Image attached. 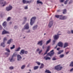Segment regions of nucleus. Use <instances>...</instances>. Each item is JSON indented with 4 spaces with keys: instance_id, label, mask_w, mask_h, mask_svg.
Masks as SVG:
<instances>
[{
    "instance_id": "nucleus-1",
    "label": "nucleus",
    "mask_w": 73,
    "mask_h": 73,
    "mask_svg": "<svg viewBox=\"0 0 73 73\" xmlns=\"http://www.w3.org/2000/svg\"><path fill=\"white\" fill-rule=\"evenodd\" d=\"M54 51V50H52L50 52L48 53L47 54V55L45 56H44V60H50V58L48 56H50V57H51L52 56H53V55L54 54V52H53Z\"/></svg>"
},
{
    "instance_id": "nucleus-2",
    "label": "nucleus",
    "mask_w": 73,
    "mask_h": 73,
    "mask_svg": "<svg viewBox=\"0 0 73 73\" xmlns=\"http://www.w3.org/2000/svg\"><path fill=\"white\" fill-rule=\"evenodd\" d=\"M36 17H33L31 19L30 22L31 25H32L35 23V20H36Z\"/></svg>"
},
{
    "instance_id": "nucleus-3",
    "label": "nucleus",
    "mask_w": 73,
    "mask_h": 73,
    "mask_svg": "<svg viewBox=\"0 0 73 73\" xmlns=\"http://www.w3.org/2000/svg\"><path fill=\"white\" fill-rule=\"evenodd\" d=\"M0 3L1 4H3L2 7H4L6 5L8 4V3L6 2L5 1H4V0H0Z\"/></svg>"
},
{
    "instance_id": "nucleus-4",
    "label": "nucleus",
    "mask_w": 73,
    "mask_h": 73,
    "mask_svg": "<svg viewBox=\"0 0 73 73\" xmlns=\"http://www.w3.org/2000/svg\"><path fill=\"white\" fill-rule=\"evenodd\" d=\"M62 68V67H60V65H59L57 66H56L55 67V69L57 70H61Z\"/></svg>"
},
{
    "instance_id": "nucleus-5",
    "label": "nucleus",
    "mask_w": 73,
    "mask_h": 73,
    "mask_svg": "<svg viewBox=\"0 0 73 73\" xmlns=\"http://www.w3.org/2000/svg\"><path fill=\"white\" fill-rule=\"evenodd\" d=\"M59 33H60V32H58V33L57 34V35H55V36H54L53 37L55 40H57V39L58 38L59 35H61L60 34H59Z\"/></svg>"
},
{
    "instance_id": "nucleus-6",
    "label": "nucleus",
    "mask_w": 73,
    "mask_h": 73,
    "mask_svg": "<svg viewBox=\"0 0 73 73\" xmlns=\"http://www.w3.org/2000/svg\"><path fill=\"white\" fill-rule=\"evenodd\" d=\"M12 8H13L12 6L11 5H9V6L7 7L6 9V10H7V11H11Z\"/></svg>"
},
{
    "instance_id": "nucleus-7",
    "label": "nucleus",
    "mask_w": 73,
    "mask_h": 73,
    "mask_svg": "<svg viewBox=\"0 0 73 73\" xmlns=\"http://www.w3.org/2000/svg\"><path fill=\"white\" fill-rule=\"evenodd\" d=\"M67 18V17L66 16H64L63 17V15H61V16L60 17V20H65Z\"/></svg>"
},
{
    "instance_id": "nucleus-8",
    "label": "nucleus",
    "mask_w": 73,
    "mask_h": 73,
    "mask_svg": "<svg viewBox=\"0 0 73 73\" xmlns=\"http://www.w3.org/2000/svg\"><path fill=\"white\" fill-rule=\"evenodd\" d=\"M17 60L19 61H21L22 59V57H21V56L20 55H17Z\"/></svg>"
},
{
    "instance_id": "nucleus-9",
    "label": "nucleus",
    "mask_w": 73,
    "mask_h": 73,
    "mask_svg": "<svg viewBox=\"0 0 73 73\" xmlns=\"http://www.w3.org/2000/svg\"><path fill=\"white\" fill-rule=\"evenodd\" d=\"M29 29V25L28 23H27L24 27V29Z\"/></svg>"
},
{
    "instance_id": "nucleus-10",
    "label": "nucleus",
    "mask_w": 73,
    "mask_h": 73,
    "mask_svg": "<svg viewBox=\"0 0 73 73\" xmlns=\"http://www.w3.org/2000/svg\"><path fill=\"white\" fill-rule=\"evenodd\" d=\"M50 46H48L47 47V50L46 51L45 53L44 54V55H45L46 54H47V52H48L49 50V49H50Z\"/></svg>"
},
{
    "instance_id": "nucleus-11",
    "label": "nucleus",
    "mask_w": 73,
    "mask_h": 73,
    "mask_svg": "<svg viewBox=\"0 0 73 73\" xmlns=\"http://www.w3.org/2000/svg\"><path fill=\"white\" fill-rule=\"evenodd\" d=\"M58 46H60V47H62V46H63V43L61 42H60L58 43Z\"/></svg>"
},
{
    "instance_id": "nucleus-12",
    "label": "nucleus",
    "mask_w": 73,
    "mask_h": 73,
    "mask_svg": "<svg viewBox=\"0 0 73 73\" xmlns=\"http://www.w3.org/2000/svg\"><path fill=\"white\" fill-rule=\"evenodd\" d=\"M53 24V21H51L49 23V24L48 25V26L50 28L52 26V25Z\"/></svg>"
},
{
    "instance_id": "nucleus-13",
    "label": "nucleus",
    "mask_w": 73,
    "mask_h": 73,
    "mask_svg": "<svg viewBox=\"0 0 73 73\" xmlns=\"http://www.w3.org/2000/svg\"><path fill=\"white\" fill-rule=\"evenodd\" d=\"M23 2L24 4H27L29 3V1H26L25 0H23Z\"/></svg>"
},
{
    "instance_id": "nucleus-14",
    "label": "nucleus",
    "mask_w": 73,
    "mask_h": 73,
    "mask_svg": "<svg viewBox=\"0 0 73 73\" xmlns=\"http://www.w3.org/2000/svg\"><path fill=\"white\" fill-rule=\"evenodd\" d=\"M42 40L38 42L37 43V44L39 45H40V46H41V45H42Z\"/></svg>"
},
{
    "instance_id": "nucleus-15",
    "label": "nucleus",
    "mask_w": 73,
    "mask_h": 73,
    "mask_svg": "<svg viewBox=\"0 0 73 73\" xmlns=\"http://www.w3.org/2000/svg\"><path fill=\"white\" fill-rule=\"evenodd\" d=\"M13 41V39H11L7 42V44H11V42H12Z\"/></svg>"
},
{
    "instance_id": "nucleus-16",
    "label": "nucleus",
    "mask_w": 73,
    "mask_h": 73,
    "mask_svg": "<svg viewBox=\"0 0 73 73\" xmlns=\"http://www.w3.org/2000/svg\"><path fill=\"white\" fill-rule=\"evenodd\" d=\"M25 52V50H21L20 53V54H24Z\"/></svg>"
},
{
    "instance_id": "nucleus-17",
    "label": "nucleus",
    "mask_w": 73,
    "mask_h": 73,
    "mask_svg": "<svg viewBox=\"0 0 73 73\" xmlns=\"http://www.w3.org/2000/svg\"><path fill=\"white\" fill-rule=\"evenodd\" d=\"M68 46V43H65L64 47V48H66V47H67Z\"/></svg>"
},
{
    "instance_id": "nucleus-18",
    "label": "nucleus",
    "mask_w": 73,
    "mask_h": 73,
    "mask_svg": "<svg viewBox=\"0 0 73 73\" xmlns=\"http://www.w3.org/2000/svg\"><path fill=\"white\" fill-rule=\"evenodd\" d=\"M2 25L3 27H7V23H6V22H4Z\"/></svg>"
},
{
    "instance_id": "nucleus-19",
    "label": "nucleus",
    "mask_w": 73,
    "mask_h": 73,
    "mask_svg": "<svg viewBox=\"0 0 73 73\" xmlns=\"http://www.w3.org/2000/svg\"><path fill=\"white\" fill-rule=\"evenodd\" d=\"M7 33H8V32H7L5 31H3L2 32L3 35H4V34H7Z\"/></svg>"
},
{
    "instance_id": "nucleus-20",
    "label": "nucleus",
    "mask_w": 73,
    "mask_h": 73,
    "mask_svg": "<svg viewBox=\"0 0 73 73\" xmlns=\"http://www.w3.org/2000/svg\"><path fill=\"white\" fill-rule=\"evenodd\" d=\"M55 16L56 17V18H59V19H60V16H61V15L60 16V15H55Z\"/></svg>"
},
{
    "instance_id": "nucleus-21",
    "label": "nucleus",
    "mask_w": 73,
    "mask_h": 73,
    "mask_svg": "<svg viewBox=\"0 0 73 73\" xmlns=\"http://www.w3.org/2000/svg\"><path fill=\"white\" fill-rule=\"evenodd\" d=\"M1 46H2L3 47V48H4V47H5V44H4V42L2 43H1Z\"/></svg>"
},
{
    "instance_id": "nucleus-22",
    "label": "nucleus",
    "mask_w": 73,
    "mask_h": 73,
    "mask_svg": "<svg viewBox=\"0 0 73 73\" xmlns=\"http://www.w3.org/2000/svg\"><path fill=\"white\" fill-rule=\"evenodd\" d=\"M38 68V66H35L34 67V70H36V69H37Z\"/></svg>"
},
{
    "instance_id": "nucleus-23",
    "label": "nucleus",
    "mask_w": 73,
    "mask_h": 73,
    "mask_svg": "<svg viewBox=\"0 0 73 73\" xmlns=\"http://www.w3.org/2000/svg\"><path fill=\"white\" fill-rule=\"evenodd\" d=\"M37 25L34 26L33 28V30H35L36 29H37Z\"/></svg>"
},
{
    "instance_id": "nucleus-24",
    "label": "nucleus",
    "mask_w": 73,
    "mask_h": 73,
    "mask_svg": "<svg viewBox=\"0 0 73 73\" xmlns=\"http://www.w3.org/2000/svg\"><path fill=\"white\" fill-rule=\"evenodd\" d=\"M50 41H51V39H50L49 40L47 41L46 43V45H47V44H49V42H50Z\"/></svg>"
},
{
    "instance_id": "nucleus-25",
    "label": "nucleus",
    "mask_w": 73,
    "mask_h": 73,
    "mask_svg": "<svg viewBox=\"0 0 73 73\" xmlns=\"http://www.w3.org/2000/svg\"><path fill=\"white\" fill-rule=\"evenodd\" d=\"M64 52V51L63 50H60L59 51V52L58 53V54H61V53H62V52Z\"/></svg>"
},
{
    "instance_id": "nucleus-26",
    "label": "nucleus",
    "mask_w": 73,
    "mask_h": 73,
    "mask_svg": "<svg viewBox=\"0 0 73 73\" xmlns=\"http://www.w3.org/2000/svg\"><path fill=\"white\" fill-rule=\"evenodd\" d=\"M37 4H42L41 1H40L38 0L37 1Z\"/></svg>"
},
{
    "instance_id": "nucleus-27",
    "label": "nucleus",
    "mask_w": 73,
    "mask_h": 73,
    "mask_svg": "<svg viewBox=\"0 0 73 73\" xmlns=\"http://www.w3.org/2000/svg\"><path fill=\"white\" fill-rule=\"evenodd\" d=\"M44 67V64H42L41 66L40 67V69H41Z\"/></svg>"
},
{
    "instance_id": "nucleus-28",
    "label": "nucleus",
    "mask_w": 73,
    "mask_h": 73,
    "mask_svg": "<svg viewBox=\"0 0 73 73\" xmlns=\"http://www.w3.org/2000/svg\"><path fill=\"white\" fill-rule=\"evenodd\" d=\"M66 13V9H65L64 10L63 12V14H65Z\"/></svg>"
},
{
    "instance_id": "nucleus-29",
    "label": "nucleus",
    "mask_w": 73,
    "mask_h": 73,
    "mask_svg": "<svg viewBox=\"0 0 73 73\" xmlns=\"http://www.w3.org/2000/svg\"><path fill=\"white\" fill-rule=\"evenodd\" d=\"M45 72L46 73H51V72H50L49 71V70H46V71H45Z\"/></svg>"
},
{
    "instance_id": "nucleus-30",
    "label": "nucleus",
    "mask_w": 73,
    "mask_h": 73,
    "mask_svg": "<svg viewBox=\"0 0 73 73\" xmlns=\"http://www.w3.org/2000/svg\"><path fill=\"white\" fill-rule=\"evenodd\" d=\"M15 48V46L14 45H13V46L10 48L11 49H13Z\"/></svg>"
},
{
    "instance_id": "nucleus-31",
    "label": "nucleus",
    "mask_w": 73,
    "mask_h": 73,
    "mask_svg": "<svg viewBox=\"0 0 73 73\" xmlns=\"http://www.w3.org/2000/svg\"><path fill=\"white\" fill-rule=\"evenodd\" d=\"M21 49V48L20 47H19L18 48H17V49L15 51H19Z\"/></svg>"
},
{
    "instance_id": "nucleus-32",
    "label": "nucleus",
    "mask_w": 73,
    "mask_h": 73,
    "mask_svg": "<svg viewBox=\"0 0 73 73\" xmlns=\"http://www.w3.org/2000/svg\"><path fill=\"white\" fill-rule=\"evenodd\" d=\"M7 38L6 37H5L3 38V42H5V41H7Z\"/></svg>"
},
{
    "instance_id": "nucleus-33",
    "label": "nucleus",
    "mask_w": 73,
    "mask_h": 73,
    "mask_svg": "<svg viewBox=\"0 0 73 73\" xmlns=\"http://www.w3.org/2000/svg\"><path fill=\"white\" fill-rule=\"evenodd\" d=\"M64 54H62L60 56V58H62V57H64Z\"/></svg>"
},
{
    "instance_id": "nucleus-34",
    "label": "nucleus",
    "mask_w": 73,
    "mask_h": 73,
    "mask_svg": "<svg viewBox=\"0 0 73 73\" xmlns=\"http://www.w3.org/2000/svg\"><path fill=\"white\" fill-rule=\"evenodd\" d=\"M25 65H24L22 66L21 68V69H24V68H25Z\"/></svg>"
},
{
    "instance_id": "nucleus-35",
    "label": "nucleus",
    "mask_w": 73,
    "mask_h": 73,
    "mask_svg": "<svg viewBox=\"0 0 73 73\" xmlns=\"http://www.w3.org/2000/svg\"><path fill=\"white\" fill-rule=\"evenodd\" d=\"M72 3H73V1L72 0H71L69 2L68 4H72Z\"/></svg>"
},
{
    "instance_id": "nucleus-36",
    "label": "nucleus",
    "mask_w": 73,
    "mask_h": 73,
    "mask_svg": "<svg viewBox=\"0 0 73 73\" xmlns=\"http://www.w3.org/2000/svg\"><path fill=\"white\" fill-rule=\"evenodd\" d=\"M11 17H9L7 19V21H9V20H11Z\"/></svg>"
},
{
    "instance_id": "nucleus-37",
    "label": "nucleus",
    "mask_w": 73,
    "mask_h": 73,
    "mask_svg": "<svg viewBox=\"0 0 73 73\" xmlns=\"http://www.w3.org/2000/svg\"><path fill=\"white\" fill-rule=\"evenodd\" d=\"M17 54H16V53H14V54H13V57H16V56Z\"/></svg>"
},
{
    "instance_id": "nucleus-38",
    "label": "nucleus",
    "mask_w": 73,
    "mask_h": 73,
    "mask_svg": "<svg viewBox=\"0 0 73 73\" xmlns=\"http://www.w3.org/2000/svg\"><path fill=\"white\" fill-rule=\"evenodd\" d=\"M69 1V0H66V1L64 2L65 4H67V3H68V1Z\"/></svg>"
},
{
    "instance_id": "nucleus-39",
    "label": "nucleus",
    "mask_w": 73,
    "mask_h": 73,
    "mask_svg": "<svg viewBox=\"0 0 73 73\" xmlns=\"http://www.w3.org/2000/svg\"><path fill=\"white\" fill-rule=\"evenodd\" d=\"M6 51H7L8 52H10V50L8 48H6Z\"/></svg>"
},
{
    "instance_id": "nucleus-40",
    "label": "nucleus",
    "mask_w": 73,
    "mask_h": 73,
    "mask_svg": "<svg viewBox=\"0 0 73 73\" xmlns=\"http://www.w3.org/2000/svg\"><path fill=\"white\" fill-rule=\"evenodd\" d=\"M70 66H73V62H71L70 64Z\"/></svg>"
},
{
    "instance_id": "nucleus-41",
    "label": "nucleus",
    "mask_w": 73,
    "mask_h": 73,
    "mask_svg": "<svg viewBox=\"0 0 73 73\" xmlns=\"http://www.w3.org/2000/svg\"><path fill=\"white\" fill-rule=\"evenodd\" d=\"M36 63H37V64L38 65H40V62H36Z\"/></svg>"
},
{
    "instance_id": "nucleus-42",
    "label": "nucleus",
    "mask_w": 73,
    "mask_h": 73,
    "mask_svg": "<svg viewBox=\"0 0 73 73\" xmlns=\"http://www.w3.org/2000/svg\"><path fill=\"white\" fill-rule=\"evenodd\" d=\"M42 52V50H41L40 51L38 52V54H41V52Z\"/></svg>"
},
{
    "instance_id": "nucleus-43",
    "label": "nucleus",
    "mask_w": 73,
    "mask_h": 73,
    "mask_svg": "<svg viewBox=\"0 0 73 73\" xmlns=\"http://www.w3.org/2000/svg\"><path fill=\"white\" fill-rule=\"evenodd\" d=\"M5 54L7 56H9V53L8 52H6L5 53Z\"/></svg>"
},
{
    "instance_id": "nucleus-44",
    "label": "nucleus",
    "mask_w": 73,
    "mask_h": 73,
    "mask_svg": "<svg viewBox=\"0 0 73 73\" xmlns=\"http://www.w3.org/2000/svg\"><path fill=\"white\" fill-rule=\"evenodd\" d=\"M55 42H56V40H53V44H55Z\"/></svg>"
},
{
    "instance_id": "nucleus-45",
    "label": "nucleus",
    "mask_w": 73,
    "mask_h": 73,
    "mask_svg": "<svg viewBox=\"0 0 73 73\" xmlns=\"http://www.w3.org/2000/svg\"><path fill=\"white\" fill-rule=\"evenodd\" d=\"M52 60H57V59H56V58L54 57L52 59Z\"/></svg>"
},
{
    "instance_id": "nucleus-46",
    "label": "nucleus",
    "mask_w": 73,
    "mask_h": 73,
    "mask_svg": "<svg viewBox=\"0 0 73 73\" xmlns=\"http://www.w3.org/2000/svg\"><path fill=\"white\" fill-rule=\"evenodd\" d=\"M9 69H13V67L12 66L10 67L9 68Z\"/></svg>"
},
{
    "instance_id": "nucleus-47",
    "label": "nucleus",
    "mask_w": 73,
    "mask_h": 73,
    "mask_svg": "<svg viewBox=\"0 0 73 73\" xmlns=\"http://www.w3.org/2000/svg\"><path fill=\"white\" fill-rule=\"evenodd\" d=\"M13 60V58H12L10 60V61L11 62H12V60Z\"/></svg>"
},
{
    "instance_id": "nucleus-48",
    "label": "nucleus",
    "mask_w": 73,
    "mask_h": 73,
    "mask_svg": "<svg viewBox=\"0 0 73 73\" xmlns=\"http://www.w3.org/2000/svg\"><path fill=\"white\" fill-rule=\"evenodd\" d=\"M24 53H25V54H28V52L25 51Z\"/></svg>"
},
{
    "instance_id": "nucleus-49",
    "label": "nucleus",
    "mask_w": 73,
    "mask_h": 73,
    "mask_svg": "<svg viewBox=\"0 0 73 73\" xmlns=\"http://www.w3.org/2000/svg\"><path fill=\"white\" fill-rule=\"evenodd\" d=\"M17 27L16 26H15L14 27V29H17Z\"/></svg>"
},
{
    "instance_id": "nucleus-50",
    "label": "nucleus",
    "mask_w": 73,
    "mask_h": 73,
    "mask_svg": "<svg viewBox=\"0 0 73 73\" xmlns=\"http://www.w3.org/2000/svg\"><path fill=\"white\" fill-rule=\"evenodd\" d=\"M26 33H29L30 32V30H29L28 31H26Z\"/></svg>"
},
{
    "instance_id": "nucleus-51",
    "label": "nucleus",
    "mask_w": 73,
    "mask_h": 73,
    "mask_svg": "<svg viewBox=\"0 0 73 73\" xmlns=\"http://www.w3.org/2000/svg\"><path fill=\"white\" fill-rule=\"evenodd\" d=\"M2 27L0 25V30H1V29H2Z\"/></svg>"
},
{
    "instance_id": "nucleus-52",
    "label": "nucleus",
    "mask_w": 73,
    "mask_h": 73,
    "mask_svg": "<svg viewBox=\"0 0 73 73\" xmlns=\"http://www.w3.org/2000/svg\"><path fill=\"white\" fill-rule=\"evenodd\" d=\"M40 50V49L39 48H38L37 50H36V52H38Z\"/></svg>"
},
{
    "instance_id": "nucleus-53",
    "label": "nucleus",
    "mask_w": 73,
    "mask_h": 73,
    "mask_svg": "<svg viewBox=\"0 0 73 73\" xmlns=\"http://www.w3.org/2000/svg\"><path fill=\"white\" fill-rule=\"evenodd\" d=\"M69 52L68 51L67 52H65V53H66V54H68V53H69Z\"/></svg>"
},
{
    "instance_id": "nucleus-54",
    "label": "nucleus",
    "mask_w": 73,
    "mask_h": 73,
    "mask_svg": "<svg viewBox=\"0 0 73 73\" xmlns=\"http://www.w3.org/2000/svg\"><path fill=\"white\" fill-rule=\"evenodd\" d=\"M64 0H61L60 2L61 3H63V2H64Z\"/></svg>"
},
{
    "instance_id": "nucleus-55",
    "label": "nucleus",
    "mask_w": 73,
    "mask_h": 73,
    "mask_svg": "<svg viewBox=\"0 0 73 73\" xmlns=\"http://www.w3.org/2000/svg\"><path fill=\"white\" fill-rule=\"evenodd\" d=\"M25 9H28V7H27V6L25 7Z\"/></svg>"
},
{
    "instance_id": "nucleus-56",
    "label": "nucleus",
    "mask_w": 73,
    "mask_h": 73,
    "mask_svg": "<svg viewBox=\"0 0 73 73\" xmlns=\"http://www.w3.org/2000/svg\"><path fill=\"white\" fill-rule=\"evenodd\" d=\"M60 48H57V50H60Z\"/></svg>"
},
{
    "instance_id": "nucleus-57",
    "label": "nucleus",
    "mask_w": 73,
    "mask_h": 73,
    "mask_svg": "<svg viewBox=\"0 0 73 73\" xmlns=\"http://www.w3.org/2000/svg\"><path fill=\"white\" fill-rule=\"evenodd\" d=\"M24 19L25 20H27V18L26 17H25L24 18Z\"/></svg>"
},
{
    "instance_id": "nucleus-58",
    "label": "nucleus",
    "mask_w": 73,
    "mask_h": 73,
    "mask_svg": "<svg viewBox=\"0 0 73 73\" xmlns=\"http://www.w3.org/2000/svg\"><path fill=\"white\" fill-rule=\"evenodd\" d=\"M71 32L72 33H73V30H71Z\"/></svg>"
},
{
    "instance_id": "nucleus-59",
    "label": "nucleus",
    "mask_w": 73,
    "mask_h": 73,
    "mask_svg": "<svg viewBox=\"0 0 73 73\" xmlns=\"http://www.w3.org/2000/svg\"><path fill=\"white\" fill-rule=\"evenodd\" d=\"M25 22L24 21V22L22 24H25Z\"/></svg>"
},
{
    "instance_id": "nucleus-60",
    "label": "nucleus",
    "mask_w": 73,
    "mask_h": 73,
    "mask_svg": "<svg viewBox=\"0 0 73 73\" xmlns=\"http://www.w3.org/2000/svg\"><path fill=\"white\" fill-rule=\"evenodd\" d=\"M57 12H60V10H57Z\"/></svg>"
},
{
    "instance_id": "nucleus-61",
    "label": "nucleus",
    "mask_w": 73,
    "mask_h": 73,
    "mask_svg": "<svg viewBox=\"0 0 73 73\" xmlns=\"http://www.w3.org/2000/svg\"><path fill=\"white\" fill-rule=\"evenodd\" d=\"M42 48L43 49H44V46H42Z\"/></svg>"
},
{
    "instance_id": "nucleus-62",
    "label": "nucleus",
    "mask_w": 73,
    "mask_h": 73,
    "mask_svg": "<svg viewBox=\"0 0 73 73\" xmlns=\"http://www.w3.org/2000/svg\"><path fill=\"white\" fill-rule=\"evenodd\" d=\"M57 47V46H56L54 48L55 49H56Z\"/></svg>"
},
{
    "instance_id": "nucleus-63",
    "label": "nucleus",
    "mask_w": 73,
    "mask_h": 73,
    "mask_svg": "<svg viewBox=\"0 0 73 73\" xmlns=\"http://www.w3.org/2000/svg\"><path fill=\"white\" fill-rule=\"evenodd\" d=\"M11 23H12V22H10L9 23L10 24H11Z\"/></svg>"
},
{
    "instance_id": "nucleus-64",
    "label": "nucleus",
    "mask_w": 73,
    "mask_h": 73,
    "mask_svg": "<svg viewBox=\"0 0 73 73\" xmlns=\"http://www.w3.org/2000/svg\"><path fill=\"white\" fill-rule=\"evenodd\" d=\"M27 67H29V65H28Z\"/></svg>"
}]
</instances>
